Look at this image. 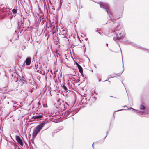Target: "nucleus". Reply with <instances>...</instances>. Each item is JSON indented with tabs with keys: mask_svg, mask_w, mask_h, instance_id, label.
Here are the masks:
<instances>
[{
	"mask_svg": "<svg viewBox=\"0 0 149 149\" xmlns=\"http://www.w3.org/2000/svg\"><path fill=\"white\" fill-rule=\"evenodd\" d=\"M61 2H60V3H59V7L58 8V9H59L60 8H61Z\"/></svg>",
	"mask_w": 149,
	"mask_h": 149,
	"instance_id": "nucleus-21",
	"label": "nucleus"
},
{
	"mask_svg": "<svg viewBox=\"0 0 149 149\" xmlns=\"http://www.w3.org/2000/svg\"><path fill=\"white\" fill-rule=\"evenodd\" d=\"M38 12L39 13L38 14V16L39 17L41 18L43 16V13L41 10H38Z\"/></svg>",
	"mask_w": 149,
	"mask_h": 149,
	"instance_id": "nucleus-9",
	"label": "nucleus"
},
{
	"mask_svg": "<svg viewBox=\"0 0 149 149\" xmlns=\"http://www.w3.org/2000/svg\"><path fill=\"white\" fill-rule=\"evenodd\" d=\"M112 97V96H110V97Z\"/></svg>",
	"mask_w": 149,
	"mask_h": 149,
	"instance_id": "nucleus-28",
	"label": "nucleus"
},
{
	"mask_svg": "<svg viewBox=\"0 0 149 149\" xmlns=\"http://www.w3.org/2000/svg\"><path fill=\"white\" fill-rule=\"evenodd\" d=\"M38 132H38L37 131H36V130H34L32 133L33 137L34 138H35Z\"/></svg>",
	"mask_w": 149,
	"mask_h": 149,
	"instance_id": "nucleus-10",
	"label": "nucleus"
},
{
	"mask_svg": "<svg viewBox=\"0 0 149 149\" xmlns=\"http://www.w3.org/2000/svg\"><path fill=\"white\" fill-rule=\"evenodd\" d=\"M76 64L77 65L78 68H79L81 66L78 64L77 63H76Z\"/></svg>",
	"mask_w": 149,
	"mask_h": 149,
	"instance_id": "nucleus-19",
	"label": "nucleus"
},
{
	"mask_svg": "<svg viewBox=\"0 0 149 149\" xmlns=\"http://www.w3.org/2000/svg\"><path fill=\"white\" fill-rule=\"evenodd\" d=\"M52 10H53V9H53V8H52Z\"/></svg>",
	"mask_w": 149,
	"mask_h": 149,
	"instance_id": "nucleus-33",
	"label": "nucleus"
},
{
	"mask_svg": "<svg viewBox=\"0 0 149 149\" xmlns=\"http://www.w3.org/2000/svg\"><path fill=\"white\" fill-rule=\"evenodd\" d=\"M123 71H123L121 72L118 73V74H117V75L118 76H120L122 73Z\"/></svg>",
	"mask_w": 149,
	"mask_h": 149,
	"instance_id": "nucleus-17",
	"label": "nucleus"
},
{
	"mask_svg": "<svg viewBox=\"0 0 149 149\" xmlns=\"http://www.w3.org/2000/svg\"><path fill=\"white\" fill-rule=\"evenodd\" d=\"M31 62V58L29 57L27 58L25 61V63L27 65H29L30 64Z\"/></svg>",
	"mask_w": 149,
	"mask_h": 149,
	"instance_id": "nucleus-8",
	"label": "nucleus"
},
{
	"mask_svg": "<svg viewBox=\"0 0 149 149\" xmlns=\"http://www.w3.org/2000/svg\"><path fill=\"white\" fill-rule=\"evenodd\" d=\"M122 15V13H121L120 15L118 17H116L115 18L116 19H119V18L121 17Z\"/></svg>",
	"mask_w": 149,
	"mask_h": 149,
	"instance_id": "nucleus-18",
	"label": "nucleus"
},
{
	"mask_svg": "<svg viewBox=\"0 0 149 149\" xmlns=\"http://www.w3.org/2000/svg\"><path fill=\"white\" fill-rule=\"evenodd\" d=\"M14 104H15V103L14 102ZM15 104H16V103H15Z\"/></svg>",
	"mask_w": 149,
	"mask_h": 149,
	"instance_id": "nucleus-32",
	"label": "nucleus"
},
{
	"mask_svg": "<svg viewBox=\"0 0 149 149\" xmlns=\"http://www.w3.org/2000/svg\"><path fill=\"white\" fill-rule=\"evenodd\" d=\"M93 143L92 144V146H93Z\"/></svg>",
	"mask_w": 149,
	"mask_h": 149,
	"instance_id": "nucleus-30",
	"label": "nucleus"
},
{
	"mask_svg": "<svg viewBox=\"0 0 149 149\" xmlns=\"http://www.w3.org/2000/svg\"><path fill=\"white\" fill-rule=\"evenodd\" d=\"M36 42H37V43H38V41H36Z\"/></svg>",
	"mask_w": 149,
	"mask_h": 149,
	"instance_id": "nucleus-26",
	"label": "nucleus"
},
{
	"mask_svg": "<svg viewBox=\"0 0 149 149\" xmlns=\"http://www.w3.org/2000/svg\"><path fill=\"white\" fill-rule=\"evenodd\" d=\"M85 40H87V38H86L85 39Z\"/></svg>",
	"mask_w": 149,
	"mask_h": 149,
	"instance_id": "nucleus-24",
	"label": "nucleus"
},
{
	"mask_svg": "<svg viewBox=\"0 0 149 149\" xmlns=\"http://www.w3.org/2000/svg\"><path fill=\"white\" fill-rule=\"evenodd\" d=\"M11 10L14 15H15L17 12V10Z\"/></svg>",
	"mask_w": 149,
	"mask_h": 149,
	"instance_id": "nucleus-16",
	"label": "nucleus"
},
{
	"mask_svg": "<svg viewBox=\"0 0 149 149\" xmlns=\"http://www.w3.org/2000/svg\"><path fill=\"white\" fill-rule=\"evenodd\" d=\"M94 2L99 4L100 7L104 9H109L110 8V6L108 3L106 2L100 1L97 2L93 1Z\"/></svg>",
	"mask_w": 149,
	"mask_h": 149,
	"instance_id": "nucleus-2",
	"label": "nucleus"
},
{
	"mask_svg": "<svg viewBox=\"0 0 149 149\" xmlns=\"http://www.w3.org/2000/svg\"><path fill=\"white\" fill-rule=\"evenodd\" d=\"M61 36L62 38H63L64 39V40H66L67 39H66L65 37H64L63 36L61 35Z\"/></svg>",
	"mask_w": 149,
	"mask_h": 149,
	"instance_id": "nucleus-20",
	"label": "nucleus"
},
{
	"mask_svg": "<svg viewBox=\"0 0 149 149\" xmlns=\"http://www.w3.org/2000/svg\"><path fill=\"white\" fill-rule=\"evenodd\" d=\"M62 87L64 90L67 91V88L65 85L63 84L62 85Z\"/></svg>",
	"mask_w": 149,
	"mask_h": 149,
	"instance_id": "nucleus-15",
	"label": "nucleus"
},
{
	"mask_svg": "<svg viewBox=\"0 0 149 149\" xmlns=\"http://www.w3.org/2000/svg\"><path fill=\"white\" fill-rule=\"evenodd\" d=\"M123 107L125 108V109H120V110H118L116 111V112L120 111H121V110H124V109L127 110H128V109H129V108H128L127 107V106H124Z\"/></svg>",
	"mask_w": 149,
	"mask_h": 149,
	"instance_id": "nucleus-13",
	"label": "nucleus"
},
{
	"mask_svg": "<svg viewBox=\"0 0 149 149\" xmlns=\"http://www.w3.org/2000/svg\"><path fill=\"white\" fill-rule=\"evenodd\" d=\"M140 109L141 110H145V107L144 106L143 104H141L140 106Z\"/></svg>",
	"mask_w": 149,
	"mask_h": 149,
	"instance_id": "nucleus-14",
	"label": "nucleus"
},
{
	"mask_svg": "<svg viewBox=\"0 0 149 149\" xmlns=\"http://www.w3.org/2000/svg\"><path fill=\"white\" fill-rule=\"evenodd\" d=\"M43 117V115H39L37 114L33 116L32 117V119H38L42 118Z\"/></svg>",
	"mask_w": 149,
	"mask_h": 149,
	"instance_id": "nucleus-6",
	"label": "nucleus"
},
{
	"mask_svg": "<svg viewBox=\"0 0 149 149\" xmlns=\"http://www.w3.org/2000/svg\"><path fill=\"white\" fill-rule=\"evenodd\" d=\"M38 104L39 105H40V103L39 102V103H38Z\"/></svg>",
	"mask_w": 149,
	"mask_h": 149,
	"instance_id": "nucleus-25",
	"label": "nucleus"
},
{
	"mask_svg": "<svg viewBox=\"0 0 149 149\" xmlns=\"http://www.w3.org/2000/svg\"><path fill=\"white\" fill-rule=\"evenodd\" d=\"M13 9L15 10V9Z\"/></svg>",
	"mask_w": 149,
	"mask_h": 149,
	"instance_id": "nucleus-29",
	"label": "nucleus"
},
{
	"mask_svg": "<svg viewBox=\"0 0 149 149\" xmlns=\"http://www.w3.org/2000/svg\"><path fill=\"white\" fill-rule=\"evenodd\" d=\"M60 33L61 35L63 36L64 37H65L66 39H67L65 36L67 35V33L66 32L65 30L63 29L62 30L60 31Z\"/></svg>",
	"mask_w": 149,
	"mask_h": 149,
	"instance_id": "nucleus-7",
	"label": "nucleus"
},
{
	"mask_svg": "<svg viewBox=\"0 0 149 149\" xmlns=\"http://www.w3.org/2000/svg\"><path fill=\"white\" fill-rule=\"evenodd\" d=\"M106 45H107V46H108V44H107Z\"/></svg>",
	"mask_w": 149,
	"mask_h": 149,
	"instance_id": "nucleus-31",
	"label": "nucleus"
},
{
	"mask_svg": "<svg viewBox=\"0 0 149 149\" xmlns=\"http://www.w3.org/2000/svg\"><path fill=\"white\" fill-rule=\"evenodd\" d=\"M15 139L17 141L19 145L22 146H23L22 141L19 136L16 135L15 136Z\"/></svg>",
	"mask_w": 149,
	"mask_h": 149,
	"instance_id": "nucleus-3",
	"label": "nucleus"
},
{
	"mask_svg": "<svg viewBox=\"0 0 149 149\" xmlns=\"http://www.w3.org/2000/svg\"><path fill=\"white\" fill-rule=\"evenodd\" d=\"M8 104H9V102H8Z\"/></svg>",
	"mask_w": 149,
	"mask_h": 149,
	"instance_id": "nucleus-34",
	"label": "nucleus"
},
{
	"mask_svg": "<svg viewBox=\"0 0 149 149\" xmlns=\"http://www.w3.org/2000/svg\"><path fill=\"white\" fill-rule=\"evenodd\" d=\"M98 33H99V34H100V35H101V33H100V32H98Z\"/></svg>",
	"mask_w": 149,
	"mask_h": 149,
	"instance_id": "nucleus-23",
	"label": "nucleus"
},
{
	"mask_svg": "<svg viewBox=\"0 0 149 149\" xmlns=\"http://www.w3.org/2000/svg\"><path fill=\"white\" fill-rule=\"evenodd\" d=\"M44 124L45 123H42L38 125L36 127V130L38 132H40L44 126Z\"/></svg>",
	"mask_w": 149,
	"mask_h": 149,
	"instance_id": "nucleus-4",
	"label": "nucleus"
},
{
	"mask_svg": "<svg viewBox=\"0 0 149 149\" xmlns=\"http://www.w3.org/2000/svg\"><path fill=\"white\" fill-rule=\"evenodd\" d=\"M122 27L123 26L121 23L118 24L116 26L113 27L114 31L116 33V37L113 38L114 40H120L124 37L125 34Z\"/></svg>",
	"mask_w": 149,
	"mask_h": 149,
	"instance_id": "nucleus-1",
	"label": "nucleus"
},
{
	"mask_svg": "<svg viewBox=\"0 0 149 149\" xmlns=\"http://www.w3.org/2000/svg\"><path fill=\"white\" fill-rule=\"evenodd\" d=\"M95 31L96 32H98V30H97V29H96L95 30Z\"/></svg>",
	"mask_w": 149,
	"mask_h": 149,
	"instance_id": "nucleus-22",
	"label": "nucleus"
},
{
	"mask_svg": "<svg viewBox=\"0 0 149 149\" xmlns=\"http://www.w3.org/2000/svg\"><path fill=\"white\" fill-rule=\"evenodd\" d=\"M78 68L79 70V71L81 73V75H83V70L82 67L81 66L79 67Z\"/></svg>",
	"mask_w": 149,
	"mask_h": 149,
	"instance_id": "nucleus-12",
	"label": "nucleus"
},
{
	"mask_svg": "<svg viewBox=\"0 0 149 149\" xmlns=\"http://www.w3.org/2000/svg\"><path fill=\"white\" fill-rule=\"evenodd\" d=\"M88 101L87 100V99L85 98H83L81 100V103L82 104V105L83 106H85L86 104Z\"/></svg>",
	"mask_w": 149,
	"mask_h": 149,
	"instance_id": "nucleus-5",
	"label": "nucleus"
},
{
	"mask_svg": "<svg viewBox=\"0 0 149 149\" xmlns=\"http://www.w3.org/2000/svg\"><path fill=\"white\" fill-rule=\"evenodd\" d=\"M111 10H106V11L107 13L110 16V17L111 18V20H113L111 18V16H110V15H112V14L111 13ZM112 22H113V21H112Z\"/></svg>",
	"mask_w": 149,
	"mask_h": 149,
	"instance_id": "nucleus-11",
	"label": "nucleus"
},
{
	"mask_svg": "<svg viewBox=\"0 0 149 149\" xmlns=\"http://www.w3.org/2000/svg\"><path fill=\"white\" fill-rule=\"evenodd\" d=\"M112 77V78H113V77Z\"/></svg>",
	"mask_w": 149,
	"mask_h": 149,
	"instance_id": "nucleus-27",
	"label": "nucleus"
}]
</instances>
